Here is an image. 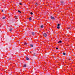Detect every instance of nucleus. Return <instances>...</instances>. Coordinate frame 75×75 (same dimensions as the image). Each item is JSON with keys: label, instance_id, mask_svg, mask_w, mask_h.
Here are the masks:
<instances>
[{"label": "nucleus", "instance_id": "1", "mask_svg": "<svg viewBox=\"0 0 75 75\" xmlns=\"http://www.w3.org/2000/svg\"><path fill=\"white\" fill-rule=\"evenodd\" d=\"M60 5L63 6V5H64V2L63 1H62L60 2Z\"/></svg>", "mask_w": 75, "mask_h": 75}, {"label": "nucleus", "instance_id": "2", "mask_svg": "<svg viewBox=\"0 0 75 75\" xmlns=\"http://www.w3.org/2000/svg\"><path fill=\"white\" fill-rule=\"evenodd\" d=\"M59 25H60V24H57L58 26L57 27V28L58 29H59Z\"/></svg>", "mask_w": 75, "mask_h": 75}, {"label": "nucleus", "instance_id": "3", "mask_svg": "<svg viewBox=\"0 0 75 75\" xmlns=\"http://www.w3.org/2000/svg\"><path fill=\"white\" fill-rule=\"evenodd\" d=\"M50 18H51V19H52V20H55V18H54V17L51 16H50Z\"/></svg>", "mask_w": 75, "mask_h": 75}, {"label": "nucleus", "instance_id": "4", "mask_svg": "<svg viewBox=\"0 0 75 75\" xmlns=\"http://www.w3.org/2000/svg\"><path fill=\"white\" fill-rule=\"evenodd\" d=\"M47 34L45 33H44L43 34V36H44V37H47Z\"/></svg>", "mask_w": 75, "mask_h": 75}, {"label": "nucleus", "instance_id": "5", "mask_svg": "<svg viewBox=\"0 0 75 75\" xmlns=\"http://www.w3.org/2000/svg\"><path fill=\"white\" fill-rule=\"evenodd\" d=\"M26 59L27 60H30V59H29L28 57H26Z\"/></svg>", "mask_w": 75, "mask_h": 75}, {"label": "nucleus", "instance_id": "6", "mask_svg": "<svg viewBox=\"0 0 75 75\" xmlns=\"http://www.w3.org/2000/svg\"><path fill=\"white\" fill-rule=\"evenodd\" d=\"M32 34L33 35H34L35 34V33L34 32H32Z\"/></svg>", "mask_w": 75, "mask_h": 75}, {"label": "nucleus", "instance_id": "7", "mask_svg": "<svg viewBox=\"0 0 75 75\" xmlns=\"http://www.w3.org/2000/svg\"><path fill=\"white\" fill-rule=\"evenodd\" d=\"M61 42H62V41H59V42H58V43H61Z\"/></svg>", "mask_w": 75, "mask_h": 75}, {"label": "nucleus", "instance_id": "8", "mask_svg": "<svg viewBox=\"0 0 75 75\" xmlns=\"http://www.w3.org/2000/svg\"><path fill=\"white\" fill-rule=\"evenodd\" d=\"M30 45L31 47H33V45L32 44H30Z\"/></svg>", "mask_w": 75, "mask_h": 75}, {"label": "nucleus", "instance_id": "9", "mask_svg": "<svg viewBox=\"0 0 75 75\" xmlns=\"http://www.w3.org/2000/svg\"><path fill=\"white\" fill-rule=\"evenodd\" d=\"M28 19L29 20H31V17H30Z\"/></svg>", "mask_w": 75, "mask_h": 75}, {"label": "nucleus", "instance_id": "10", "mask_svg": "<svg viewBox=\"0 0 75 75\" xmlns=\"http://www.w3.org/2000/svg\"><path fill=\"white\" fill-rule=\"evenodd\" d=\"M6 18V17H4L2 18L3 20H4V19H5Z\"/></svg>", "mask_w": 75, "mask_h": 75}, {"label": "nucleus", "instance_id": "11", "mask_svg": "<svg viewBox=\"0 0 75 75\" xmlns=\"http://www.w3.org/2000/svg\"><path fill=\"white\" fill-rule=\"evenodd\" d=\"M40 27L41 28H43V27H44V26H43V25H42L40 26Z\"/></svg>", "mask_w": 75, "mask_h": 75}, {"label": "nucleus", "instance_id": "12", "mask_svg": "<svg viewBox=\"0 0 75 75\" xmlns=\"http://www.w3.org/2000/svg\"><path fill=\"white\" fill-rule=\"evenodd\" d=\"M11 30H12V29H11V28H10L9 29L10 31H11Z\"/></svg>", "mask_w": 75, "mask_h": 75}, {"label": "nucleus", "instance_id": "13", "mask_svg": "<svg viewBox=\"0 0 75 75\" xmlns=\"http://www.w3.org/2000/svg\"><path fill=\"white\" fill-rule=\"evenodd\" d=\"M63 54L64 55H66V54L64 52H63Z\"/></svg>", "mask_w": 75, "mask_h": 75}, {"label": "nucleus", "instance_id": "14", "mask_svg": "<svg viewBox=\"0 0 75 75\" xmlns=\"http://www.w3.org/2000/svg\"><path fill=\"white\" fill-rule=\"evenodd\" d=\"M18 13H21V11H18Z\"/></svg>", "mask_w": 75, "mask_h": 75}, {"label": "nucleus", "instance_id": "15", "mask_svg": "<svg viewBox=\"0 0 75 75\" xmlns=\"http://www.w3.org/2000/svg\"><path fill=\"white\" fill-rule=\"evenodd\" d=\"M23 67H26V65L24 64Z\"/></svg>", "mask_w": 75, "mask_h": 75}, {"label": "nucleus", "instance_id": "16", "mask_svg": "<svg viewBox=\"0 0 75 75\" xmlns=\"http://www.w3.org/2000/svg\"><path fill=\"white\" fill-rule=\"evenodd\" d=\"M30 14H31V15H33V13L32 12H30Z\"/></svg>", "mask_w": 75, "mask_h": 75}, {"label": "nucleus", "instance_id": "17", "mask_svg": "<svg viewBox=\"0 0 75 75\" xmlns=\"http://www.w3.org/2000/svg\"><path fill=\"white\" fill-rule=\"evenodd\" d=\"M24 45H27V43L25 42L24 44Z\"/></svg>", "mask_w": 75, "mask_h": 75}, {"label": "nucleus", "instance_id": "18", "mask_svg": "<svg viewBox=\"0 0 75 75\" xmlns=\"http://www.w3.org/2000/svg\"><path fill=\"white\" fill-rule=\"evenodd\" d=\"M33 55L34 56H35V53H34L33 54Z\"/></svg>", "mask_w": 75, "mask_h": 75}, {"label": "nucleus", "instance_id": "19", "mask_svg": "<svg viewBox=\"0 0 75 75\" xmlns=\"http://www.w3.org/2000/svg\"><path fill=\"white\" fill-rule=\"evenodd\" d=\"M67 29L68 30V29H71V28H67Z\"/></svg>", "mask_w": 75, "mask_h": 75}, {"label": "nucleus", "instance_id": "20", "mask_svg": "<svg viewBox=\"0 0 75 75\" xmlns=\"http://www.w3.org/2000/svg\"><path fill=\"white\" fill-rule=\"evenodd\" d=\"M19 4H20V5H21V3H19Z\"/></svg>", "mask_w": 75, "mask_h": 75}, {"label": "nucleus", "instance_id": "21", "mask_svg": "<svg viewBox=\"0 0 75 75\" xmlns=\"http://www.w3.org/2000/svg\"><path fill=\"white\" fill-rule=\"evenodd\" d=\"M56 50H58V47H56Z\"/></svg>", "mask_w": 75, "mask_h": 75}, {"label": "nucleus", "instance_id": "22", "mask_svg": "<svg viewBox=\"0 0 75 75\" xmlns=\"http://www.w3.org/2000/svg\"><path fill=\"white\" fill-rule=\"evenodd\" d=\"M11 59L10 58L8 60H10Z\"/></svg>", "mask_w": 75, "mask_h": 75}, {"label": "nucleus", "instance_id": "23", "mask_svg": "<svg viewBox=\"0 0 75 75\" xmlns=\"http://www.w3.org/2000/svg\"><path fill=\"white\" fill-rule=\"evenodd\" d=\"M2 12H3V10H2Z\"/></svg>", "mask_w": 75, "mask_h": 75}, {"label": "nucleus", "instance_id": "24", "mask_svg": "<svg viewBox=\"0 0 75 75\" xmlns=\"http://www.w3.org/2000/svg\"><path fill=\"white\" fill-rule=\"evenodd\" d=\"M35 4H37V3H36Z\"/></svg>", "mask_w": 75, "mask_h": 75}, {"label": "nucleus", "instance_id": "25", "mask_svg": "<svg viewBox=\"0 0 75 75\" xmlns=\"http://www.w3.org/2000/svg\"><path fill=\"white\" fill-rule=\"evenodd\" d=\"M0 27H1V26H0Z\"/></svg>", "mask_w": 75, "mask_h": 75}, {"label": "nucleus", "instance_id": "26", "mask_svg": "<svg viewBox=\"0 0 75 75\" xmlns=\"http://www.w3.org/2000/svg\"><path fill=\"white\" fill-rule=\"evenodd\" d=\"M69 59V60H70V59Z\"/></svg>", "mask_w": 75, "mask_h": 75}]
</instances>
